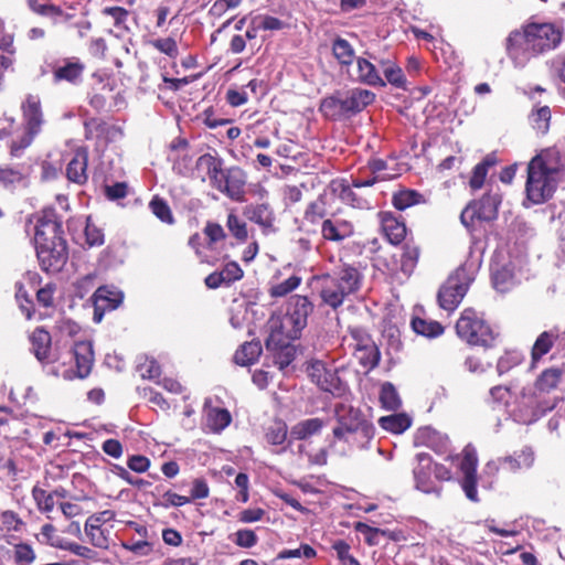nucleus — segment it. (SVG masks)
<instances>
[{
    "label": "nucleus",
    "instance_id": "obj_25",
    "mask_svg": "<svg viewBox=\"0 0 565 565\" xmlns=\"http://www.w3.org/2000/svg\"><path fill=\"white\" fill-rule=\"evenodd\" d=\"M88 152L85 148H77L74 157L66 166V177L71 182L84 184L87 181Z\"/></svg>",
    "mask_w": 565,
    "mask_h": 565
},
{
    "label": "nucleus",
    "instance_id": "obj_64",
    "mask_svg": "<svg viewBox=\"0 0 565 565\" xmlns=\"http://www.w3.org/2000/svg\"><path fill=\"white\" fill-rule=\"evenodd\" d=\"M86 243L92 246H99L104 243V234L95 225L87 223L85 227Z\"/></svg>",
    "mask_w": 565,
    "mask_h": 565
},
{
    "label": "nucleus",
    "instance_id": "obj_14",
    "mask_svg": "<svg viewBox=\"0 0 565 565\" xmlns=\"http://www.w3.org/2000/svg\"><path fill=\"white\" fill-rule=\"evenodd\" d=\"M477 465L478 457L476 449L471 445L466 446L460 463V470L463 475L461 487L466 497L473 502L479 501L477 491Z\"/></svg>",
    "mask_w": 565,
    "mask_h": 565
},
{
    "label": "nucleus",
    "instance_id": "obj_39",
    "mask_svg": "<svg viewBox=\"0 0 565 565\" xmlns=\"http://www.w3.org/2000/svg\"><path fill=\"white\" fill-rule=\"evenodd\" d=\"M529 120L537 134L545 135L550 129L551 109L547 106H541L531 113Z\"/></svg>",
    "mask_w": 565,
    "mask_h": 565
},
{
    "label": "nucleus",
    "instance_id": "obj_28",
    "mask_svg": "<svg viewBox=\"0 0 565 565\" xmlns=\"http://www.w3.org/2000/svg\"><path fill=\"white\" fill-rule=\"evenodd\" d=\"M503 469L516 472L521 469H529L534 462V452L530 447L523 448L520 452L504 457L499 460Z\"/></svg>",
    "mask_w": 565,
    "mask_h": 565
},
{
    "label": "nucleus",
    "instance_id": "obj_11",
    "mask_svg": "<svg viewBox=\"0 0 565 565\" xmlns=\"http://www.w3.org/2000/svg\"><path fill=\"white\" fill-rule=\"evenodd\" d=\"M287 312L285 315V329L291 326V329L285 334L290 339H298L301 331L307 326V319L312 310V305L305 296L292 295L288 297Z\"/></svg>",
    "mask_w": 565,
    "mask_h": 565
},
{
    "label": "nucleus",
    "instance_id": "obj_40",
    "mask_svg": "<svg viewBox=\"0 0 565 565\" xmlns=\"http://www.w3.org/2000/svg\"><path fill=\"white\" fill-rule=\"evenodd\" d=\"M324 426L323 422L319 418H310L296 424L291 428V435L297 439H306L312 435L318 434Z\"/></svg>",
    "mask_w": 565,
    "mask_h": 565
},
{
    "label": "nucleus",
    "instance_id": "obj_18",
    "mask_svg": "<svg viewBox=\"0 0 565 565\" xmlns=\"http://www.w3.org/2000/svg\"><path fill=\"white\" fill-rule=\"evenodd\" d=\"M417 465L413 469L416 489L431 493L436 492L437 488L433 480V459L426 452H418L415 457Z\"/></svg>",
    "mask_w": 565,
    "mask_h": 565
},
{
    "label": "nucleus",
    "instance_id": "obj_8",
    "mask_svg": "<svg viewBox=\"0 0 565 565\" xmlns=\"http://www.w3.org/2000/svg\"><path fill=\"white\" fill-rule=\"evenodd\" d=\"M456 331L459 338L472 345L490 347L495 338L491 327L471 308L461 312Z\"/></svg>",
    "mask_w": 565,
    "mask_h": 565
},
{
    "label": "nucleus",
    "instance_id": "obj_56",
    "mask_svg": "<svg viewBox=\"0 0 565 565\" xmlns=\"http://www.w3.org/2000/svg\"><path fill=\"white\" fill-rule=\"evenodd\" d=\"M60 548L68 551L77 556L83 558L93 559L96 556V552L92 548L77 544L75 542H66L65 544H61Z\"/></svg>",
    "mask_w": 565,
    "mask_h": 565
},
{
    "label": "nucleus",
    "instance_id": "obj_19",
    "mask_svg": "<svg viewBox=\"0 0 565 565\" xmlns=\"http://www.w3.org/2000/svg\"><path fill=\"white\" fill-rule=\"evenodd\" d=\"M321 234L327 241L340 243L354 234V226L349 220L332 216L322 222Z\"/></svg>",
    "mask_w": 565,
    "mask_h": 565
},
{
    "label": "nucleus",
    "instance_id": "obj_12",
    "mask_svg": "<svg viewBox=\"0 0 565 565\" xmlns=\"http://www.w3.org/2000/svg\"><path fill=\"white\" fill-rule=\"evenodd\" d=\"M73 356L75 360L76 370L66 369L60 371L57 369L49 370L50 374L55 376H63L65 380H73L74 377L85 379L89 375L94 363L93 344L88 340L76 341L73 347Z\"/></svg>",
    "mask_w": 565,
    "mask_h": 565
},
{
    "label": "nucleus",
    "instance_id": "obj_2",
    "mask_svg": "<svg viewBox=\"0 0 565 565\" xmlns=\"http://www.w3.org/2000/svg\"><path fill=\"white\" fill-rule=\"evenodd\" d=\"M563 169L564 161L556 149H545L532 158L527 166L525 183L527 200L533 204H542L550 200Z\"/></svg>",
    "mask_w": 565,
    "mask_h": 565
},
{
    "label": "nucleus",
    "instance_id": "obj_20",
    "mask_svg": "<svg viewBox=\"0 0 565 565\" xmlns=\"http://www.w3.org/2000/svg\"><path fill=\"white\" fill-rule=\"evenodd\" d=\"M355 68L348 73L352 81L369 85L384 87L386 82L381 77L376 66L369 60L359 56L355 61Z\"/></svg>",
    "mask_w": 565,
    "mask_h": 565
},
{
    "label": "nucleus",
    "instance_id": "obj_10",
    "mask_svg": "<svg viewBox=\"0 0 565 565\" xmlns=\"http://www.w3.org/2000/svg\"><path fill=\"white\" fill-rule=\"evenodd\" d=\"M500 203L499 193H487L479 201H473L465 207L460 214V221L467 228L472 227L476 220L492 221L498 215Z\"/></svg>",
    "mask_w": 565,
    "mask_h": 565
},
{
    "label": "nucleus",
    "instance_id": "obj_6",
    "mask_svg": "<svg viewBox=\"0 0 565 565\" xmlns=\"http://www.w3.org/2000/svg\"><path fill=\"white\" fill-rule=\"evenodd\" d=\"M374 99L375 94L373 92L355 87L344 92H337L332 96L324 98L320 109L326 117L338 119L362 111Z\"/></svg>",
    "mask_w": 565,
    "mask_h": 565
},
{
    "label": "nucleus",
    "instance_id": "obj_37",
    "mask_svg": "<svg viewBox=\"0 0 565 565\" xmlns=\"http://www.w3.org/2000/svg\"><path fill=\"white\" fill-rule=\"evenodd\" d=\"M561 379L562 371L559 369H547L537 377L535 382V391L539 393H550L557 387Z\"/></svg>",
    "mask_w": 565,
    "mask_h": 565
},
{
    "label": "nucleus",
    "instance_id": "obj_22",
    "mask_svg": "<svg viewBox=\"0 0 565 565\" xmlns=\"http://www.w3.org/2000/svg\"><path fill=\"white\" fill-rule=\"evenodd\" d=\"M196 167L199 169L206 170V174L214 188L223 191V184H225L226 180V171L222 168V160L210 154L205 153L199 157L196 161Z\"/></svg>",
    "mask_w": 565,
    "mask_h": 565
},
{
    "label": "nucleus",
    "instance_id": "obj_26",
    "mask_svg": "<svg viewBox=\"0 0 565 565\" xmlns=\"http://www.w3.org/2000/svg\"><path fill=\"white\" fill-rule=\"evenodd\" d=\"M331 52L340 70L349 73L350 66L358 58L352 44L348 40L337 36L331 43Z\"/></svg>",
    "mask_w": 565,
    "mask_h": 565
},
{
    "label": "nucleus",
    "instance_id": "obj_33",
    "mask_svg": "<svg viewBox=\"0 0 565 565\" xmlns=\"http://www.w3.org/2000/svg\"><path fill=\"white\" fill-rule=\"evenodd\" d=\"M262 353L259 341L245 342L234 354L235 363L242 366L254 363Z\"/></svg>",
    "mask_w": 565,
    "mask_h": 565
},
{
    "label": "nucleus",
    "instance_id": "obj_32",
    "mask_svg": "<svg viewBox=\"0 0 565 565\" xmlns=\"http://www.w3.org/2000/svg\"><path fill=\"white\" fill-rule=\"evenodd\" d=\"M492 284L499 292H507L515 285L514 274L509 266H492Z\"/></svg>",
    "mask_w": 565,
    "mask_h": 565
},
{
    "label": "nucleus",
    "instance_id": "obj_7",
    "mask_svg": "<svg viewBox=\"0 0 565 565\" xmlns=\"http://www.w3.org/2000/svg\"><path fill=\"white\" fill-rule=\"evenodd\" d=\"M476 266L465 263L459 266L444 282L438 291L440 308L454 311L466 296L470 284L475 280Z\"/></svg>",
    "mask_w": 565,
    "mask_h": 565
},
{
    "label": "nucleus",
    "instance_id": "obj_4",
    "mask_svg": "<svg viewBox=\"0 0 565 565\" xmlns=\"http://www.w3.org/2000/svg\"><path fill=\"white\" fill-rule=\"evenodd\" d=\"M360 271L350 265H343L332 274L316 277L317 288L323 303L333 309L340 307L345 298L356 292L361 286Z\"/></svg>",
    "mask_w": 565,
    "mask_h": 565
},
{
    "label": "nucleus",
    "instance_id": "obj_54",
    "mask_svg": "<svg viewBox=\"0 0 565 565\" xmlns=\"http://www.w3.org/2000/svg\"><path fill=\"white\" fill-rule=\"evenodd\" d=\"M35 559V553L31 545L21 543L14 548V561L19 565H30Z\"/></svg>",
    "mask_w": 565,
    "mask_h": 565
},
{
    "label": "nucleus",
    "instance_id": "obj_48",
    "mask_svg": "<svg viewBox=\"0 0 565 565\" xmlns=\"http://www.w3.org/2000/svg\"><path fill=\"white\" fill-rule=\"evenodd\" d=\"M522 354L518 351L505 352L497 363V371L499 375H503L511 371L514 366L522 362Z\"/></svg>",
    "mask_w": 565,
    "mask_h": 565
},
{
    "label": "nucleus",
    "instance_id": "obj_16",
    "mask_svg": "<svg viewBox=\"0 0 565 565\" xmlns=\"http://www.w3.org/2000/svg\"><path fill=\"white\" fill-rule=\"evenodd\" d=\"M306 371L310 380L322 391L334 393L339 390L340 381L335 370L327 367L323 361H309Z\"/></svg>",
    "mask_w": 565,
    "mask_h": 565
},
{
    "label": "nucleus",
    "instance_id": "obj_63",
    "mask_svg": "<svg viewBox=\"0 0 565 565\" xmlns=\"http://www.w3.org/2000/svg\"><path fill=\"white\" fill-rule=\"evenodd\" d=\"M210 494V488L207 482L202 478H196L193 480L192 489H191V500L196 499H205Z\"/></svg>",
    "mask_w": 565,
    "mask_h": 565
},
{
    "label": "nucleus",
    "instance_id": "obj_52",
    "mask_svg": "<svg viewBox=\"0 0 565 565\" xmlns=\"http://www.w3.org/2000/svg\"><path fill=\"white\" fill-rule=\"evenodd\" d=\"M557 398H550L544 399L541 402H537L534 409L532 411V414L529 418L524 419L523 422L526 424H531L536 422L539 418L544 416L546 413L553 411L557 405Z\"/></svg>",
    "mask_w": 565,
    "mask_h": 565
},
{
    "label": "nucleus",
    "instance_id": "obj_24",
    "mask_svg": "<svg viewBox=\"0 0 565 565\" xmlns=\"http://www.w3.org/2000/svg\"><path fill=\"white\" fill-rule=\"evenodd\" d=\"M415 445L426 446L437 454H444L448 448V437L431 427H423L415 435Z\"/></svg>",
    "mask_w": 565,
    "mask_h": 565
},
{
    "label": "nucleus",
    "instance_id": "obj_13",
    "mask_svg": "<svg viewBox=\"0 0 565 565\" xmlns=\"http://www.w3.org/2000/svg\"><path fill=\"white\" fill-rule=\"evenodd\" d=\"M377 177L367 179H353L349 183L345 179H335L331 182L330 186L332 192L345 204L356 209H369L370 201L354 192L353 188L360 189L363 186H371L377 182Z\"/></svg>",
    "mask_w": 565,
    "mask_h": 565
},
{
    "label": "nucleus",
    "instance_id": "obj_47",
    "mask_svg": "<svg viewBox=\"0 0 565 565\" xmlns=\"http://www.w3.org/2000/svg\"><path fill=\"white\" fill-rule=\"evenodd\" d=\"M32 497L41 512L50 513L53 511L55 505L54 494H51L39 487H34L32 490Z\"/></svg>",
    "mask_w": 565,
    "mask_h": 565
},
{
    "label": "nucleus",
    "instance_id": "obj_43",
    "mask_svg": "<svg viewBox=\"0 0 565 565\" xmlns=\"http://www.w3.org/2000/svg\"><path fill=\"white\" fill-rule=\"evenodd\" d=\"M556 338L557 334L551 331H544L541 333L532 348V359L536 361L545 355L553 347Z\"/></svg>",
    "mask_w": 565,
    "mask_h": 565
},
{
    "label": "nucleus",
    "instance_id": "obj_42",
    "mask_svg": "<svg viewBox=\"0 0 565 565\" xmlns=\"http://www.w3.org/2000/svg\"><path fill=\"white\" fill-rule=\"evenodd\" d=\"M380 402L382 404V407H384L387 411H396L401 407L402 401L395 386L392 383L385 382L384 384H382L380 392Z\"/></svg>",
    "mask_w": 565,
    "mask_h": 565
},
{
    "label": "nucleus",
    "instance_id": "obj_23",
    "mask_svg": "<svg viewBox=\"0 0 565 565\" xmlns=\"http://www.w3.org/2000/svg\"><path fill=\"white\" fill-rule=\"evenodd\" d=\"M84 70L85 65L78 58H67L54 68L53 79L55 83L64 81L75 85L82 82Z\"/></svg>",
    "mask_w": 565,
    "mask_h": 565
},
{
    "label": "nucleus",
    "instance_id": "obj_55",
    "mask_svg": "<svg viewBox=\"0 0 565 565\" xmlns=\"http://www.w3.org/2000/svg\"><path fill=\"white\" fill-rule=\"evenodd\" d=\"M191 502V499L189 497L180 495L178 493H174L172 491H166L162 497L161 501L157 503V505H160L164 509H169L171 507H182L184 504H188Z\"/></svg>",
    "mask_w": 565,
    "mask_h": 565
},
{
    "label": "nucleus",
    "instance_id": "obj_35",
    "mask_svg": "<svg viewBox=\"0 0 565 565\" xmlns=\"http://www.w3.org/2000/svg\"><path fill=\"white\" fill-rule=\"evenodd\" d=\"M94 298L104 303L108 310H114L122 302L124 294L117 287L102 286L95 291Z\"/></svg>",
    "mask_w": 565,
    "mask_h": 565
},
{
    "label": "nucleus",
    "instance_id": "obj_27",
    "mask_svg": "<svg viewBox=\"0 0 565 565\" xmlns=\"http://www.w3.org/2000/svg\"><path fill=\"white\" fill-rule=\"evenodd\" d=\"M382 230L390 243L399 244L406 236V226L397 220L392 213L381 214Z\"/></svg>",
    "mask_w": 565,
    "mask_h": 565
},
{
    "label": "nucleus",
    "instance_id": "obj_44",
    "mask_svg": "<svg viewBox=\"0 0 565 565\" xmlns=\"http://www.w3.org/2000/svg\"><path fill=\"white\" fill-rule=\"evenodd\" d=\"M423 201V195L414 190H404L393 195V205L403 211Z\"/></svg>",
    "mask_w": 565,
    "mask_h": 565
},
{
    "label": "nucleus",
    "instance_id": "obj_29",
    "mask_svg": "<svg viewBox=\"0 0 565 565\" xmlns=\"http://www.w3.org/2000/svg\"><path fill=\"white\" fill-rule=\"evenodd\" d=\"M245 175L238 168L226 170V180L223 191L233 200H239L244 194Z\"/></svg>",
    "mask_w": 565,
    "mask_h": 565
},
{
    "label": "nucleus",
    "instance_id": "obj_17",
    "mask_svg": "<svg viewBox=\"0 0 565 565\" xmlns=\"http://www.w3.org/2000/svg\"><path fill=\"white\" fill-rule=\"evenodd\" d=\"M115 512L105 510L90 515L85 523V532L89 537L90 543L99 548H107L108 539L105 535L102 524H105L115 519Z\"/></svg>",
    "mask_w": 565,
    "mask_h": 565
},
{
    "label": "nucleus",
    "instance_id": "obj_58",
    "mask_svg": "<svg viewBox=\"0 0 565 565\" xmlns=\"http://www.w3.org/2000/svg\"><path fill=\"white\" fill-rule=\"evenodd\" d=\"M227 226L231 233L238 239L244 241L247 237L246 223L241 221L237 216L230 214L227 218Z\"/></svg>",
    "mask_w": 565,
    "mask_h": 565
},
{
    "label": "nucleus",
    "instance_id": "obj_36",
    "mask_svg": "<svg viewBox=\"0 0 565 565\" xmlns=\"http://www.w3.org/2000/svg\"><path fill=\"white\" fill-rule=\"evenodd\" d=\"M379 65L382 68V72L391 85L403 88L406 84V78L403 73V70L392 60H381L379 61Z\"/></svg>",
    "mask_w": 565,
    "mask_h": 565
},
{
    "label": "nucleus",
    "instance_id": "obj_3",
    "mask_svg": "<svg viewBox=\"0 0 565 565\" xmlns=\"http://www.w3.org/2000/svg\"><path fill=\"white\" fill-rule=\"evenodd\" d=\"M562 36V29L553 23H529L522 32L515 31L509 35V56L522 65L533 55L556 49Z\"/></svg>",
    "mask_w": 565,
    "mask_h": 565
},
{
    "label": "nucleus",
    "instance_id": "obj_49",
    "mask_svg": "<svg viewBox=\"0 0 565 565\" xmlns=\"http://www.w3.org/2000/svg\"><path fill=\"white\" fill-rule=\"evenodd\" d=\"M282 28V21L269 14H257L254 17V30L279 31Z\"/></svg>",
    "mask_w": 565,
    "mask_h": 565
},
{
    "label": "nucleus",
    "instance_id": "obj_21",
    "mask_svg": "<svg viewBox=\"0 0 565 565\" xmlns=\"http://www.w3.org/2000/svg\"><path fill=\"white\" fill-rule=\"evenodd\" d=\"M32 351L41 363H54L58 360L57 355L51 350V335L43 328H36L31 337Z\"/></svg>",
    "mask_w": 565,
    "mask_h": 565
},
{
    "label": "nucleus",
    "instance_id": "obj_41",
    "mask_svg": "<svg viewBox=\"0 0 565 565\" xmlns=\"http://www.w3.org/2000/svg\"><path fill=\"white\" fill-rule=\"evenodd\" d=\"M412 327L417 334H422L427 338H435L444 332V328L439 322L422 318H414L412 320Z\"/></svg>",
    "mask_w": 565,
    "mask_h": 565
},
{
    "label": "nucleus",
    "instance_id": "obj_45",
    "mask_svg": "<svg viewBox=\"0 0 565 565\" xmlns=\"http://www.w3.org/2000/svg\"><path fill=\"white\" fill-rule=\"evenodd\" d=\"M149 209L161 222L167 224L174 223L171 209L163 199L153 196L149 202Z\"/></svg>",
    "mask_w": 565,
    "mask_h": 565
},
{
    "label": "nucleus",
    "instance_id": "obj_46",
    "mask_svg": "<svg viewBox=\"0 0 565 565\" xmlns=\"http://www.w3.org/2000/svg\"><path fill=\"white\" fill-rule=\"evenodd\" d=\"M23 179V172L17 167H0V188L10 189L20 183Z\"/></svg>",
    "mask_w": 565,
    "mask_h": 565
},
{
    "label": "nucleus",
    "instance_id": "obj_51",
    "mask_svg": "<svg viewBox=\"0 0 565 565\" xmlns=\"http://www.w3.org/2000/svg\"><path fill=\"white\" fill-rule=\"evenodd\" d=\"M121 546L124 550L129 551L132 554L141 557L150 555L153 551V545L150 542H148V540H131L122 542Z\"/></svg>",
    "mask_w": 565,
    "mask_h": 565
},
{
    "label": "nucleus",
    "instance_id": "obj_30",
    "mask_svg": "<svg viewBox=\"0 0 565 565\" xmlns=\"http://www.w3.org/2000/svg\"><path fill=\"white\" fill-rule=\"evenodd\" d=\"M206 426L214 433H220L225 429L232 422L230 412L225 408L220 407H207L204 408Z\"/></svg>",
    "mask_w": 565,
    "mask_h": 565
},
{
    "label": "nucleus",
    "instance_id": "obj_61",
    "mask_svg": "<svg viewBox=\"0 0 565 565\" xmlns=\"http://www.w3.org/2000/svg\"><path fill=\"white\" fill-rule=\"evenodd\" d=\"M234 542L241 547H252L257 543V536L252 530H238L235 533Z\"/></svg>",
    "mask_w": 565,
    "mask_h": 565
},
{
    "label": "nucleus",
    "instance_id": "obj_62",
    "mask_svg": "<svg viewBox=\"0 0 565 565\" xmlns=\"http://www.w3.org/2000/svg\"><path fill=\"white\" fill-rule=\"evenodd\" d=\"M127 466L135 472H146L150 467V460L141 455H134L128 458Z\"/></svg>",
    "mask_w": 565,
    "mask_h": 565
},
{
    "label": "nucleus",
    "instance_id": "obj_5",
    "mask_svg": "<svg viewBox=\"0 0 565 565\" xmlns=\"http://www.w3.org/2000/svg\"><path fill=\"white\" fill-rule=\"evenodd\" d=\"M338 426L333 428V436L352 447H365L374 435L373 424L363 414L349 405L340 404L337 409Z\"/></svg>",
    "mask_w": 565,
    "mask_h": 565
},
{
    "label": "nucleus",
    "instance_id": "obj_15",
    "mask_svg": "<svg viewBox=\"0 0 565 565\" xmlns=\"http://www.w3.org/2000/svg\"><path fill=\"white\" fill-rule=\"evenodd\" d=\"M268 333L265 345L266 350L273 354L274 364L278 371H282V316L279 311L273 312L266 323Z\"/></svg>",
    "mask_w": 565,
    "mask_h": 565
},
{
    "label": "nucleus",
    "instance_id": "obj_1",
    "mask_svg": "<svg viewBox=\"0 0 565 565\" xmlns=\"http://www.w3.org/2000/svg\"><path fill=\"white\" fill-rule=\"evenodd\" d=\"M62 222L54 211H44L34 226V244L42 269L57 273L68 258L66 241L63 238Z\"/></svg>",
    "mask_w": 565,
    "mask_h": 565
},
{
    "label": "nucleus",
    "instance_id": "obj_50",
    "mask_svg": "<svg viewBox=\"0 0 565 565\" xmlns=\"http://www.w3.org/2000/svg\"><path fill=\"white\" fill-rule=\"evenodd\" d=\"M355 530L365 536V541L369 545L379 544L377 536L379 535H388L391 539H394L393 535L386 530H381L377 527H372L365 523L359 522L355 526Z\"/></svg>",
    "mask_w": 565,
    "mask_h": 565
},
{
    "label": "nucleus",
    "instance_id": "obj_53",
    "mask_svg": "<svg viewBox=\"0 0 565 565\" xmlns=\"http://www.w3.org/2000/svg\"><path fill=\"white\" fill-rule=\"evenodd\" d=\"M151 44L156 50L171 58H175L179 55L177 42L172 38L157 39Z\"/></svg>",
    "mask_w": 565,
    "mask_h": 565
},
{
    "label": "nucleus",
    "instance_id": "obj_38",
    "mask_svg": "<svg viewBox=\"0 0 565 565\" xmlns=\"http://www.w3.org/2000/svg\"><path fill=\"white\" fill-rule=\"evenodd\" d=\"M419 257V248L415 245L406 244L399 259V271L404 278H407L414 271Z\"/></svg>",
    "mask_w": 565,
    "mask_h": 565
},
{
    "label": "nucleus",
    "instance_id": "obj_34",
    "mask_svg": "<svg viewBox=\"0 0 565 565\" xmlns=\"http://www.w3.org/2000/svg\"><path fill=\"white\" fill-rule=\"evenodd\" d=\"M380 426L390 433L402 434L412 425V419L404 413L383 416L379 419Z\"/></svg>",
    "mask_w": 565,
    "mask_h": 565
},
{
    "label": "nucleus",
    "instance_id": "obj_60",
    "mask_svg": "<svg viewBox=\"0 0 565 565\" xmlns=\"http://www.w3.org/2000/svg\"><path fill=\"white\" fill-rule=\"evenodd\" d=\"M488 167H489V164L487 162L478 163L475 167V169L472 171L471 179H470V186L473 190H478V189L482 188L486 177H487V173H488Z\"/></svg>",
    "mask_w": 565,
    "mask_h": 565
},
{
    "label": "nucleus",
    "instance_id": "obj_9",
    "mask_svg": "<svg viewBox=\"0 0 565 565\" xmlns=\"http://www.w3.org/2000/svg\"><path fill=\"white\" fill-rule=\"evenodd\" d=\"M22 111L25 135L20 142H12L10 152L13 157H19L20 152L31 145L44 124L41 102L38 96L29 95L22 104Z\"/></svg>",
    "mask_w": 565,
    "mask_h": 565
},
{
    "label": "nucleus",
    "instance_id": "obj_57",
    "mask_svg": "<svg viewBox=\"0 0 565 565\" xmlns=\"http://www.w3.org/2000/svg\"><path fill=\"white\" fill-rule=\"evenodd\" d=\"M138 370L143 379L154 380L160 375V365L154 359H146Z\"/></svg>",
    "mask_w": 565,
    "mask_h": 565
},
{
    "label": "nucleus",
    "instance_id": "obj_31",
    "mask_svg": "<svg viewBox=\"0 0 565 565\" xmlns=\"http://www.w3.org/2000/svg\"><path fill=\"white\" fill-rule=\"evenodd\" d=\"M245 216L264 228H271L274 223L273 211L269 205L265 203L248 205L245 209Z\"/></svg>",
    "mask_w": 565,
    "mask_h": 565
},
{
    "label": "nucleus",
    "instance_id": "obj_59",
    "mask_svg": "<svg viewBox=\"0 0 565 565\" xmlns=\"http://www.w3.org/2000/svg\"><path fill=\"white\" fill-rule=\"evenodd\" d=\"M316 555V551L308 544H301L297 548H285L286 558L309 559Z\"/></svg>",
    "mask_w": 565,
    "mask_h": 565
}]
</instances>
